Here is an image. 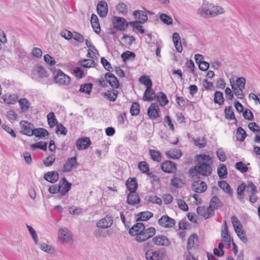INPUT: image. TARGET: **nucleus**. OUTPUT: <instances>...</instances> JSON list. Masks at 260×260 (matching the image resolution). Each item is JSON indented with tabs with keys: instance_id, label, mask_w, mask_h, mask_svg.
Here are the masks:
<instances>
[{
	"instance_id": "nucleus-12",
	"label": "nucleus",
	"mask_w": 260,
	"mask_h": 260,
	"mask_svg": "<svg viewBox=\"0 0 260 260\" xmlns=\"http://www.w3.org/2000/svg\"><path fill=\"white\" fill-rule=\"evenodd\" d=\"M153 243L157 246H168L171 244L168 238L164 235H157L152 239Z\"/></svg>"
},
{
	"instance_id": "nucleus-64",
	"label": "nucleus",
	"mask_w": 260,
	"mask_h": 260,
	"mask_svg": "<svg viewBox=\"0 0 260 260\" xmlns=\"http://www.w3.org/2000/svg\"><path fill=\"white\" fill-rule=\"evenodd\" d=\"M246 83L245 79L243 77H238L236 80V88L244 89Z\"/></svg>"
},
{
	"instance_id": "nucleus-7",
	"label": "nucleus",
	"mask_w": 260,
	"mask_h": 260,
	"mask_svg": "<svg viewBox=\"0 0 260 260\" xmlns=\"http://www.w3.org/2000/svg\"><path fill=\"white\" fill-rule=\"evenodd\" d=\"M158 224L164 228H170L173 227L176 223L175 220L167 215H163L158 220Z\"/></svg>"
},
{
	"instance_id": "nucleus-31",
	"label": "nucleus",
	"mask_w": 260,
	"mask_h": 260,
	"mask_svg": "<svg viewBox=\"0 0 260 260\" xmlns=\"http://www.w3.org/2000/svg\"><path fill=\"white\" fill-rule=\"evenodd\" d=\"M219 187L226 193L230 196H232L233 193V190L231 186L225 181H219L218 182Z\"/></svg>"
},
{
	"instance_id": "nucleus-25",
	"label": "nucleus",
	"mask_w": 260,
	"mask_h": 260,
	"mask_svg": "<svg viewBox=\"0 0 260 260\" xmlns=\"http://www.w3.org/2000/svg\"><path fill=\"white\" fill-rule=\"evenodd\" d=\"M156 98V94L152 87H146L143 95L144 101H152Z\"/></svg>"
},
{
	"instance_id": "nucleus-23",
	"label": "nucleus",
	"mask_w": 260,
	"mask_h": 260,
	"mask_svg": "<svg viewBox=\"0 0 260 260\" xmlns=\"http://www.w3.org/2000/svg\"><path fill=\"white\" fill-rule=\"evenodd\" d=\"M133 16L135 19L138 20L137 22H140L141 24L146 22L148 20V16L143 11L136 10L133 12Z\"/></svg>"
},
{
	"instance_id": "nucleus-2",
	"label": "nucleus",
	"mask_w": 260,
	"mask_h": 260,
	"mask_svg": "<svg viewBox=\"0 0 260 260\" xmlns=\"http://www.w3.org/2000/svg\"><path fill=\"white\" fill-rule=\"evenodd\" d=\"M212 171L211 166L206 162H198L193 167L188 170V175L191 179H201L198 175L208 177Z\"/></svg>"
},
{
	"instance_id": "nucleus-60",
	"label": "nucleus",
	"mask_w": 260,
	"mask_h": 260,
	"mask_svg": "<svg viewBox=\"0 0 260 260\" xmlns=\"http://www.w3.org/2000/svg\"><path fill=\"white\" fill-rule=\"evenodd\" d=\"M36 72L38 75L41 78L47 77V73L44 68L42 66H39L36 69Z\"/></svg>"
},
{
	"instance_id": "nucleus-34",
	"label": "nucleus",
	"mask_w": 260,
	"mask_h": 260,
	"mask_svg": "<svg viewBox=\"0 0 260 260\" xmlns=\"http://www.w3.org/2000/svg\"><path fill=\"white\" fill-rule=\"evenodd\" d=\"M246 188V185L244 183L240 184L237 188V193L238 199L241 201L243 202L244 198V191Z\"/></svg>"
},
{
	"instance_id": "nucleus-17",
	"label": "nucleus",
	"mask_w": 260,
	"mask_h": 260,
	"mask_svg": "<svg viewBox=\"0 0 260 260\" xmlns=\"http://www.w3.org/2000/svg\"><path fill=\"white\" fill-rule=\"evenodd\" d=\"M91 144V141L89 138L83 137L79 138L76 143V146L79 150L87 148Z\"/></svg>"
},
{
	"instance_id": "nucleus-52",
	"label": "nucleus",
	"mask_w": 260,
	"mask_h": 260,
	"mask_svg": "<svg viewBox=\"0 0 260 260\" xmlns=\"http://www.w3.org/2000/svg\"><path fill=\"white\" fill-rule=\"evenodd\" d=\"M160 20L167 25H170L172 24L173 20L171 16L162 13L160 14L159 16Z\"/></svg>"
},
{
	"instance_id": "nucleus-16",
	"label": "nucleus",
	"mask_w": 260,
	"mask_h": 260,
	"mask_svg": "<svg viewBox=\"0 0 260 260\" xmlns=\"http://www.w3.org/2000/svg\"><path fill=\"white\" fill-rule=\"evenodd\" d=\"M59 185L61 186L60 197L65 196L69 191L72 186V184L69 182L65 177L60 179Z\"/></svg>"
},
{
	"instance_id": "nucleus-35",
	"label": "nucleus",
	"mask_w": 260,
	"mask_h": 260,
	"mask_svg": "<svg viewBox=\"0 0 260 260\" xmlns=\"http://www.w3.org/2000/svg\"><path fill=\"white\" fill-rule=\"evenodd\" d=\"M157 101L159 102L160 105L161 106H164L167 105L169 101L167 99L166 95L162 92H159L158 94L156 95V98Z\"/></svg>"
},
{
	"instance_id": "nucleus-30",
	"label": "nucleus",
	"mask_w": 260,
	"mask_h": 260,
	"mask_svg": "<svg viewBox=\"0 0 260 260\" xmlns=\"http://www.w3.org/2000/svg\"><path fill=\"white\" fill-rule=\"evenodd\" d=\"M125 185L131 192H135L138 188V184L135 178H130L126 181Z\"/></svg>"
},
{
	"instance_id": "nucleus-62",
	"label": "nucleus",
	"mask_w": 260,
	"mask_h": 260,
	"mask_svg": "<svg viewBox=\"0 0 260 260\" xmlns=\"http://www.w3.org/2000/svg\"><path fill=\"white\" fill-rule=\"evenodd\" d=\"M116 9L119 13H121L124 15H125L127 12V6L123 3H119V5L117 6Z\"/></svg>"
},
{
	"instance_id": "nucleus-61",
	"label": "nucleus",
	"mask_w": 260,
	"mask_h": 260,
	"mask_svg": "<svg viewBox=\"0 0 260 260\" xmlns=\"http://www.w3.org/2000/svg\"><path fill=\"white\" fill-rule=\"evenodd\" d=\"M40 248L42 250L48 253H53L54 252L53 248L50 245L46 243H42L40 244Z\"/></svg>"
},
{
	"instance_id": "nucleus-14",
	"label": "nucleus",
	"mask_w": 260,
	"mask_h": 260,
	"mask_svg": "<svg viewBox=\"0 0 260 260\" xmlns=\"http://www.w3.org/2000/svg\"><path fill=\"white\" fill-rule=\"evenodd\" d=\"M159 108L156 103H152L147 110L148 116L151 119H155L159 117Z\"/></svg>"
},
{
	"instance_id": "nucleus-58",
	"label": "nucleus",
	"mask_w": 260,
	"mask_h": 260,
	"mask_svg": "<svg viewBox=\"0 0 260 260\" xmlns=\"http://www.w3.org/2000/svg\"><path fill=\"white\" fill-rule=\"evenodd\" d=\"M243 117L248 120H252L253 119V114L252 112L248 109H246L242 112Z\"/></svg>"
},
{
	"instance_id": "nucleus-63",
	"label": "nucleus",
	"mask_w": 260,
	"mask_h": 260,
	"mask_svg": "<svg viewBox=\"0 0 260 260\" xmlns=\"http://www.w3.org/2000/svg\"><path fill=\"white\" fill-rule=\"evenodd\" d=\"M194 144L200 148H202L206 146V140L204 138L201 139L199 138L194 140Z\"/></svg>"
},
{
	"instance_id": "nucleus-26",
	"label": "nucleus",
	"mask_w": 260,
	"mask_h": 260,
	"mask_svg": "<svg viewBox=\"0 0 260 260\" xmlns=\"http://www.w3.org/2000/svg\"><path fill=\"white\" fill-rule=\"evenodd\" d=\"M138 218L136 221H147L153 216V214L148 211L141 212L136 215Z\"/></svg>"
},
{
	"instance_id": "nucleus-6",
	"label": "nucleus",
	"mask_w": 260,
	"mask_h": 260,
	"mask_svg": "<svg viewBox=\"0 0 260 260\" xmlns=\"http://www.w3.org/2000/svg\"><path fill=\"white\" fill-rule=\"evenodd\" d=\"M191 180V188L193 191L197 193H202L207 190V185L204 181L201 180L200 179Z\"/></svg>"
},
{
	"instance_id": "nucleus-8",
	"label": "nucleus",
	"mask_w": 260,
	"mask_h": 260,
	"mask_svg": "<svg viewBox=\"0 0 260 260\" xmlns=\"http://www.w3.org/2000/svg\"><path fill=\"white\" fill-rule=\"evenodd\" d=\"M78 166L76 156L69 158L63 165V171L70 172L73 169H76Z\"/></svg>"
},
{
	"instance_id": "nucleus-47",
	"label": "nucleus",
	"mask_w": 260,
	"mask_h": 260,
	"mask_svg": "<svg viewBox=\"0 0 260 260\" xmlns=\"http://www.w3.org/2000/svg\"><path fill=\"white\" fill-rule=\"evenodd\" d=\"M130 113L132 116H137L140 113V105L138 102H133L131 109Z\"/></svg>"
},
{
	"instance_id": "nucleus-39",
	"label": "nucleus",
	"mask_w": 260,
	"mask_h": 260,
	"mask_svg": "<svg viewBox=\"0 0 260 260\" xmlns=\"http://www.w3.org/2000/svg\"><path fill=\"white\" fill-rule=\"evenodd\" d=\"M246 136L247 134L245 130L241 127H239L236 132V137L237 140H239L240 142H243L244 141Z\"/></svg>"
},
{
	"instance_id": "nucleus-51",
	"label": "nucleus",
	"mask_w": 260,
	"mask_h": 260,
	"mask_svg": "<svg viewBox=\"0 0 260 260\" xmlns=\"http://www.w3.org/2000/svg\"><path fill=\"white\" fill-rule=\"evenodd\" d=\"M138 168L140 171L144 174H146L149 171V168L148 164L145 161H140L138 164Z\"/></svg>"
},
{
	"instance_id": "nucleus-36",
	"label": "nucleus",
	"mask_w": 260,
	"mask_h": 260,
	"mask_svg": "<svg viewBox=\"0 0 260 260\" xmlns=\"http://www.w3.org/2000/svg\"><path fill=\"white\" fill-rule=\"evenodd\" d=\"M149 154L151 159L156 162H160L161 160V155L160 152L154 149L149 150Z\"/></svg>"
},
{
	"instance_id": "nucleus-3",
	"label": "nucleus",
	"mask_w": 260,
	"mask_h": 260,
	"mask_svg": "<svg viewBox=\"0 0 260 260\" xmlns=\"http://www.w3.org/2000/svg\"><path fill=\"white\" fill-rule=\"evenodd\" d=\"M224 10L218 6L209 3L204 2L201 7L198 10V14L205 18L212 17L218 14H223Z\"/></svg>"
},
{
	"instance_id": "nucleus-49",
	"label": "nucleus",
	"mask_w": 260,
	"mask_h": 260,
	"mask_svg": "<svg viewBox=\"0 0 260 260\" xmlns=\"http://www.w3.org/2000/svg\"><path fill=\"white\" fill-rule=\"evenodd\" d=\"M92 88V84L91 83L82 84L80 86L79 91L81 92H84L87 94H89L91 91Z\"/></svg>"
},
{
	"instance_id": "nucleus-38",
	"label": "nucleus",
	"mask_w": 260,
	"mask_h": 260,
	"mask_svg": "<svg viewBox=\"0 0 260 260\" xmlns=\"http://www.w3.org/2000/svg\"><path fill=\"white\" fill-rule=\"evenodd\" d=\"M135 53L130 51H126L123 52L121 55V57L124 62H126L129 59L133 60L135 59Z\"/></svg>"
},
{
	"instance_id": "nucleus-28",
	"label": "nucleus",
	"mask_w": 260,
	"mask_h": 260,
	"mask_svg": "<svg viewBox=\"0 0 260 260\" xmlns=\"http://www.w3.org/2000/svg\"><path fill=\"white\" fill-rule=\"evenodd\" d=\"M223 204L221 201L216 196L212 197L209 205V208H213L217 210L223 206Z\"/></svg>"
},
{
	"instance_id": "nucleus-4",
	"label": "nucleus",
	"mask_w": 260,
	"mask_h": 260,
	"mask_svg": "<svg viewBox=\"0 0 260 260\" xmlns=\"http://www.w3.org/2000/svg\"><path fill=\"white\" fill-rule=\"evenodd\" d=\"M53 75V78L55 83L60 85L66 86L70 84V77L64 74L60 69L57 70L56 72L54 71Z\"/></svg>"
},
{
	"instance_id": "nucleus-46",
	"label": "nucleus",
	"mask_w": 260,
	"mask_h": 260,
	"mask_svg": "<svg viewBox=\"0 0 260 260\" xmlns=\"http://www.w3.org/2000/svg\"><path fill=\"white\" fill-rule=\"evenodd\" d=\"M21 109L23 111H26L30 107V103L26 99H21L19 101Z\"/></svg>"
},
{
	"instance_id": "nucleus-24",
	"label": "nucleus",
	"mask_w": 260,
	"mask_h": 260,
	"mask_svg": "<svg viewBox=\"0 0 260 260\" xmlns=\"http://www.w3.org/2000/svg\"><path fill=\"white\" fill-rule=\"evenodd\" d=\"M140 198L139 195L135 192H129L127 195L126 202L128 205H135L136 204H139L140 202Z\"/></svg>"
},
{
	"instance_id": "nucleus-13",
	"label": "nucleus",
	"mask_w": 260,
	"mask_h": 260,
	"mask_svg": "<svg viewBox=\"0 0 260 260\" xmlns=\"http://www.w3.org/2000/svg\"><path fill=\"white\" fill-rule=\"evenodd\" d=\"M198 235L196 233L191 234L188 239L187 244V251H190L192 249H196L198 247Z\"/></svg>"
},
{
	"instance_id": "nucleus-48",
	"label": "nucleus",
	"mask_w": 260,
	"mask_h": 260,
	"mask_svg": "<svg viewBox=\"0 0 260 260\" xmlns=\"http://www.w3.org/2000/svg\"><path fill=\"white\" fill-rule=\"evenodd\" d=\"M235 168L241 172L242 173H245L247 172L248 170V168L244 162L242 161H238L235 164Z\"/></svg>"
},
{
	"instance_id": "nucleus-59",
	"label": "nucleus",
	"mask_w": 260,
	"mask_h": 260,
	"mask_svg": "<svg viewBox=\"0 0 260 260\" xmlns=\"http://www.w3.org/2000/svg\"><path fill=\"white\" fill-rule=\"evenodd\" d=\"M232 89L234 90V93L235 95L238 97L239 99H243L244 98V94L243 92V89L236 88L234 85H231Z\"/></svg>"
},
{
	"instance_id": "nucleus-32",
	"label": "nucleus",
	"mask_w": 260,
	"mask_h": 260,
	"mask_svg": "<svg viewBox=\"0 0 260 260\" xmlns=\"http://www.w3.org/2000/svg\"><path fill=\"white\" fill-rule=\"evenodd\" d=\"M224 114L225 118L230 120H235V124L237 125V121L236 119L233 109L231 106L225 107Z\"/></svg>"
},
{
	"instance_id": "nucleus-19",
	"label": "nucleus",
	"mask_w": 260,
	"mask_h": 260,
	"mask_svg": "<svg viewBox=\"0 0 260 260\" xmlns=\"http://www.w3.org/2000/svg\"><path fill=\"white\" fill-rule=\"evenodd\" d=\"M108 4L106 1H99L96 6L98 14L101 17H105L108 13Z\"/></svg>"
},
{
	"instance_id": "nucleus-33",
	"label": "nucleus",
	"mask_w": 260,
	"mask_h": 260,
	"mask_svg": "<svg viewBox=\"0 0 260 260\" xmlns=\"http://www.w3.org/2000/svg\"><path fill=\"white\" fill-rule=\"evenodd\" d=\"M217 174L220 179H225L227 177L228 171L225 165L220 164L217 168Z\"/></svg>"
},
{
	"instance_id": "nucleus-54",
	"label": "nucleus",
	"mask_w": 260,
	"mask_h": 260,
	"mask_svg": "<svg viewBox=\"0 0 260 260\" xmlns=\"http://www.w3.org/2000/svg\"><path fill=\"white\" fill-rule=\"evenodd\" d=\"M101 62L105 69L108 72H112L113 68L111 63L104 57H101Z\"/></svg>"
},
{
	"instance_id": "nucleus-56",
	"label": "nucleus",
	"mask_w": 260,
	"mask_h": 260,
	"mask_svg": "<svg viewBox=\"0 0 260 260\" xmlns=\"http://www.w3.org/2000/svg\"><path fill=\"white\" fill-rule=\"evenodd\" d=\"M55 159V156L54 154H51L47 156L44 160H43V164L46 166H51L54 162Z\"/></svg>"
},
{
	"instance_id": "nucleus-10",
	"label": "nucleus",
	"mask_w": 260,
	"mask_h": 260,
	"mask_svg": "<svg viewBox=\"0 0 260 260\" xmlns=\"http://www.w3.org/2000/svg\"><path fill=\"white\" fill-rule=\"evenodd\" d=\"M160 168L163 172L169 174L175 173L177 170L176 164L171 160L163 162Z\"/></svg>"
},
{
	"instance_id": "nucleus-42",
	"label": "nucleus",
	"mask_w": 260,
	"mask_h": 260,
	"mask_svg": "<svg viewBox=\"0 0 260 260\" xmlns=\"http://www.w3.org/2000/svg\"><path fill=\"white\" fill-rule=\"evenodd\" d=\"M47 120L48 124L50 127H52L55 125L58 124V122L55 118L54 113L53 112H50L47 115Z\"/></svg>"
},
{
	"instance_id": "nucleus-53",
	"label": "nucleus",
	"mask_w": 260,
	"mask_h": 260,
	"mask_svg": "<svg viewBox=\"0 0 260 260\" xmlns=\"http://www.w3.org/2000/svg\"><path fill=\"white\" fill-rule=\"evenodd\" d=\"M60 189H61V186H59V183L54 184L52 185H51L48 191L50 193L52 194H55L57 193H59V194L58 196L60 197Z\"/></svg>"
},
{
	"instance_id": "nucleus-15",
	"label": "nucleus",
	"mask_w": 260,
	"mask_h": 260,
	"mask_svg": "<svg viewBox=\"0 0 260 260\" xmlns=\"http://www.w3.org/2000/svg\"><path fill=\"white\" fill-rule=\"evenodd\" d=\"M58 238L62 243L70 242L72 241V236L67 228L61 229L59 231Z\"/></svg>"
},
{
	"instance_id": "nucleus-21",
	"label": "nucleus",
	"mask_w": 260,
	"mask_h": 260,
	"mask_svg": "<svg viewBox=\"0 0 260 260\" xmlns=\"http://www.w3.org/2000/svg\"><path fill=\"white\" fill-rule=\"evenodd\" d=\"M221 237L222 239V241L224 242L225 245L228 247H230L231 246V238L228 231V228L225 221L224 222V228L221 231Z\"/></svg>"
},
{
	"instance_id": "nucleus-27",
	"label": "nucleus",
	"mask_w": 260,
	"mask_h": 260,
	"mask_svg": "<svg viewBox=\"0 0 260 260\" xmlns=\"http://www.w3.org/2000/svg\"><path fill=\"white\" fill-rule=\"evenodd\" d=\"M31 135H34L36 137L39 138H46L48 137L49 134V132L44 128H36L32 130Z\"/></svg>"
},
{
	"instance_id": "nucleus-22",
	"label": "nucleus",
	"mask_w": 260,
	"mask_h": 260,
	"mask_svg": "<svg viewBox=\"0 0 260 260\" xmlns=\"http://www.w3.org/2000/svg\"><path fill=\"white\" fill-rule=\"evenodd\" d=\"M44 179L51 183H54L59 179V175L57 172L53 171L48 172L44 175Z\"/></svg>"
},
{
	"instance_id": "nucleus-57",
	"label": "nucleus",
	"mask_w": 260,
	"mask_h": 260,
	"mask_svg": "<svg viewBox=\"0 0 260 260\" xmlns=\"http://www.w3.org/2000/svg\"><path fill=\"white\" fill-rule=\"evenodd\" d=\"M216 155L220 161L223 162L226 160V156L225 153L222 148L217 149L216 151Z\"/></svg>"
},
{
	"instance_id": "nucleus-37",
	"label": "nucleus",
	"mask_w": 260,
	"mask_h": 260,
	"mask_svg": "<svg viewBox=\"0 0 260 260\" xmlns=\"http://www.w3.org/2000/svg\"><path fill=\"white\" fill-rule=\"evenodd\" d=\"M224 98L223 93L221 91H216L214 95V102L215 104H217L219 105H222L224 103Z\"/></svg>"
},
{
	"instance_id": "nucleus-50",
	"label": "nucleus",
	"mask_w": 260,
	"mask_h": 260,
	"mask_svg": "<svg viewBox=\"0 0 260 260\" xmlns=\"http://www.w3.org/2000/svg\"><path fill=\"white\" fill-rule=\"evenodd\" d=\"M96 65L95 61L90 59H85L81 61V66L84 68L95 67Z\"/></svg>"
},
{
	"instance_id": "nucleus-29",
	"label": "nucleus",
	"mask_w": 260,
	"mask_h": 260,
	"mask_svg": "<svg viewBox=\"0 0 260 260\" xmlns=\"http://www.w3.org/2000/svg\"><path fill=\"white\" fill-rule=\"evenodd\" d=\"M90 23L94 32L96 34H99L101 31V27L99 21L98 16L92 14L91 16Z\"/></svg>"
},
{
	"instance_id": "nucleus-1",
	"label": "nucleus",
	"mask_w": 260,
	"mask_h": 260,
	"mask_svg": "<svg viewBox=\"0 0 260 260\" xmlns=\"http://www.w3.org/2000/svg\"><path fill=\"white\" fill-rule=\"evenodd\" d=\"M156 230L153 227L145 229L142 222H138L129 230V234L132 236H136V240L138 242H144L152 237L155 234Z\"/></svg>"
},
{
	"instance_id": "nucleus-43",
	"label": "nucleus",
	"mask_w": 260,
	"mask_h": 260,
	"mask_svg": "<svg viewBox=\"0 0 260 260\" xmlns=\"http://www.w3.org/2000/svg\"><path fill=\"white\" fill-rule=\"evenodd\" d=\"M31 149L34 150L39 148L44 151H46L47 148V143L46 142L40 141L35 144H32L30 146Z\"/></svg>"
},
{
	"instance_id": "nucleus-5",
	"label": "nucleus",
	"mask_w": 260,
	"mask_h": 260,
	"mask_svg": "<svg viewBox=\"0 0 260 260\" xmlns=\"http://www.w3.org/2000/svg\"><path fill=\"white\" fill-rule=\"evenodd\" d=\"M145 257L147 260H166L167 255L164 252L160 253L159 251L150 249L146 250Z\"/></svg>"
},
{
	"instance_id": "nucleus-41",
	"label": "nucleus",
	"mask_w": 260,
	"mask_h": 260,
	"mask_svg": "<svg viewBox=\"0 0 260 260\" xmlns=\"http://www.w3.org/2000/svg\"><path fill=\"white\" fill-rule=\"evenodd\" d=\"M139 81L145 85L146 87L152 86V82L149 76L145 75L141 76L139 79Z\"/></svg>"
},
{
	"instance_id": "nucleus-20",
	"label": "nucleus",
	"mask_w": 260,
	"mask_h": 260,
	"mask_svg": "<svg viewBox=\"0 0 260 260\" xmlns=\"http://www.w3.org/2000/svg\"><path fill=\"white\" fill-rule=\"evenodd\" d=\"M21 126V130L20 133L23 135H27L28 136H31V132L34 127L33 124L28 123L27 121L22 120L20 123Z\"/></svg>"
},
{
	"instance_id": "nucleus-45",
	"label": "nucleus",
	"mask_w": 260,
	"mask_h": 260,
	"mask_svg": "<svg viewBox=\"0 0 260 260\" xmlns=\"http://www.w3.org/2000/svg\"><path fill=\"white\" fill-rule=\"evenodd\" d=\"M144 199L145 200L147 201L148 202H151L152 203H155L159 205L162 204L161 199L156 196H146L145 197Z\"/></svg>"
},
{
	"instance_id": "nucleus-18",
	"label": "nucleus",
	"mask_w": 260,
	"mask_h": 260,
	"mask_svg": "<svg viewBox=\"0 0 260 260\" xmlns=\"http://www.w3.org/2000/svg\"><path fill=\"white\" fill-rule=\"evenodd\" d=\"M113 217L111 215H107L104 218L101 219L97 222V226L107 229L112 225L113 224Z\"/></svg>"
},
{
	"instance_id": "nucleus-11",
	"label": "nucleus",
	"mask_w": 260,
	"mask_h": 260,
	"mask_svg": "<svg viewBox=\"0 0 260 260\" xmlns=\"http://www.w3.org/2000/svg\"><path fill=\"white\" fill-rule=\"evenodd\" d=\"M105 79L111 87L113 88H118L119 87V82L117 77L112 73L107 72L105 74Z\"/></svg>"
},
{
	"instance_id": "nucleus-40",
	"label": "nucleus",
	"mask_w": 260,
	"mask_h": 260,
	"mask_svg": "<svg viewBox=\"0 0 260 260\" xmlns=\"http://www.w3.org/2000/svg\"><path fill=\"white\" fill-rule=\"evenodd\" d=\"M168 158L172 159H178L182 156V153L179 149H174L173 151H168L166 153Z\"/></svg>"
},
{
	"instance_id": "nucleus-9",
	"label": "nucleus",
	"mask_w": 260,
	"mask_h": 260,
	"mask_svg": "<svg viewBox=\"0 0 260 260\" xmlns=\"http://www.w3.org/2000/svg\"><path fill=\"white\" fill-rule=\"evenodd\" d=\"M113 24L119 29V30L124 31L128 27L129 23H128L123 17L115 16L113 17Z\"/></svg>"
},
{
	"instance_id": "nucleus-55",
	"label": "nucleus",
	"mask_w": 260,
	"mask_h": 260,
	"mask_svg": "<svg viewBox=\"0 0 260 260\" xmlns=\"http://www.w3.org/2000/svg\"><path fill=\"white\" fill-rule=\"evenodd\" d=\"M182 182L181 179L176 174H174L171 180V185L178 188L179 184Z\"/></svg>"
},
{
	"instance_id": "nucleus-44",
	"label": "nucleus",
	"mask_w": 260,
	"mask_h": 260,
	"mask_svg": "<svg viewBox=\"0 0 260 260\" xmlns=\"http://www.w3.org/2000/svg\"><path fill=\"white\" fill-rule=\"evenodd\" d=\"M140 23H141L140 22H137V21H134L129 22V25L133 27L134 29H136L139 31L141 34H143L145 32V30L143 28V26L140 25Z\"/></svg>"
}]
</instances>
